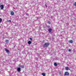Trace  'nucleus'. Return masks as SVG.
Wrapping results in <instances>:
<instances>
[{
    "mask_svg": "<svg viewBox=\"0 0 76 76\" xmlns=\"http://www.w3.org/2000/svg\"><path fill=\"white\" fill-rule=\"evenodd\" d=\"M49 45H50L49 42L45 43L44 44L43 47L44 48H47L49 46Z\"/></svg>",
    "mask_w": 76,
    "mask_h": 76,
    "instance_id": "f257e3e1",
    "label": "nucleus"
},
{
    "mask_svg": "<svg viewBox=\"0 0 76 76\" xmlns=\"http://www.w3.org/2000/svg\"><path fill=\"white\" fill-rule=\"evenodd\" d=\"M18 66L19 67H21V68H24L25 67L21 65L20 64H19Z\"/></svg>",
    "mask_w": 76,
    "mask_h": 76,
    "instance_id": "f03ea898",
    "label": "nucleus"
},
{
    "mask_svg": "<svg viewBox=\"0 0 76 76\" xmlns=\"http://www.w3.org/2000/svg\"><path fill=\"white\" fill-rule=\"evenodd\" d=\"M1 9V10H3V8H4V6L3 5H1L0 6Z\"/></svg>",
    "mask_w": 76,
    "mask_h": 76,
    "instance_id": "7ed1b4c3",
    "label": "nucleus"
},
{
    "mask_svg": "<svg viewBox=\"0 0 76 76\" xmlns=\"http://www.w3.org/2000/svg\"><path fill=\"white\" fill-rule=\"evenodd\" d=\"M4 50L5 51H6V52L7 53H9V51L6 48H5Z\"/></svg>",
    "mask_w": 76,
    "mask_h": 76,
    "instance_id": "20e7f679",
    "label": "nucleus"
},
{
    "mask_svg": "<svg viewBox=\"0 0 76 76\" xmlns=\"http://www.w3.org/2000/svg\"><path fill=\"white\" fill-rule=\"evenodd\" d=\"M69 75V74L67 72H66L65 73V76H68Z\"/></svg>",
    "mask_w": 76,
    "mask_h": 76,
    "instance_id": "39448f33",
    "label": "nucleus"
},
{
    "mask_svg": "<svg viewBox=\"0 0 76 76\" xmlns=\"http://www.w3.org/2000/svg\"><path fill=\"white\" fill-rule=\"evenodd\" d=\"M52 29H51V28H50L48 30L49 31V32H50V33H51V32H52Z\"/></svg>",
    "mask_w": 76,
    "mask_h": 76,
    "instance_id": "423d86ee",
    "label": "nucleus"
},
{
    "mask_svg": "<svg viewBox=\"0 0 76 76\" xmlns=\"http://www.w3.org/2000/svg\"><path fill=\"white\" fill-rule=\"evenodd\" d=\"M20 70H21V69L20 67L18 68L17 69V71L18 72H20Z\"/></svg>",
    "mask_w": 76,
    "mask_h": 76,
    "instance_id": "0eeeda50",
    "label": "nucleus"
},
{
    "mask_svg": "<svg viewBox=\"0 0 76 76\" xmlns=\"http://www.w3.org/2000/svg\"><path fill=\"white\" fill-rule=\"evenodd\" d=\"M69 68L68 66H66L65 67V70H69Z\"/></svg>",
    "mask_w": 76,
    "mask_h": 76,
    "instance_id": "6e6552de",
    "label": "nucleus"
},
{
    "mask_svg": "<svg viewBox=\"0 0 76 76\" xmlns=\"http://www.w3.org/2000/svg\"><path fill=\"white\" fill-rule=\"evenodd\" d=\"M11 15H14V12H13V11H12L11 12Z\"/></svg>",
    "mask_w": 76,
    "mask_h": 76,
    "instance_id": "1a4fd4ad",
    "label": "nucleus"
},
{
    "mask_svg": "<svg viewBox=\"0 0 76 76\" xmlns=\"http://www.w3.org/2000/svg\"><path fill=\"white\" fill-rule=\"evenodd\" d=\"M69 43H73V40H70L69 41Z\"/></svg>",
    "mask_w": 76,
    "mask_h": 76,
    "instance_id": "9d476101",
    "label": "nucleus"
},
{
    "mask_svg": "<svg viewBox=\"0 0 76 76\" xmlns=\"http://www.w3.org/2000/svg\"><path fill=\"white\" fill-rule=\"evenodd\" d=\"M31 41H28V44H31Z\"/></svg>",
    "mask_w": 76,
    "mask_h": 76,
    "instance_id": "9b49d317",
    "label": "nucleus"
},
{
    "mask_svg": "<svg viewBox=\"0 0 76 76\" xmlns=\"http://www.w3.org/2000/svg\"><path fill=\"white\" fill-rule=\"evenodd\" d=\"M54 66H57V63H55L54 64Z\"/></svg>",
    "mask_w": 76,
    "mask_h": 76,
    "instance_id": "f8f14e48",
    "label": "nucleus"
},
{
    "mask_svg": "<svg viewBox=\"0 0 76 76\" xmlns=\"http://www.w3.org/2000/svg\"><path fill=\"white\" fill-rule=\"evenodd\" d=\"M42 75L43 76H45V74L44 73H42Z\"/></svg>",
    "mask_w": 76,
    "mask_h": 76,
    "instance_id": "ddd939ff",
    "label": "nucleus"
},
{
    "mask_svg": "<svg viewBox=\"0 0 76 76\" xmlns=\"http://www.w3.org/2000/svg\"><path fill=\"white\" fill-rule=\"evenodd\" d=\"M2 22V19L1 18H0V23H1Z\"/></svg>",
    "mask_w": 76,
    "mask_h": 76,
    "instance_id": "4468645a",
    "label": "nucleus"
},
{
    "mask_svg": "<svg viewBox=\"0 0 76 76\" xmlns=\"http://www.w3.org/2000/svg\"><path fill=\"white\" fill-rule=\"evenodd\" d=\"M6 43H8V42H9V40H6Z\"/></svg>",
    "mask_w": 76,
    "mask_h": 76,
    "instance_id": "2eb2a0df",
    "label": "nucleus"
},
{
    "mask_svg": "<svg viewBox=\"0 0 76 76\" xmlns=\"http://www.w3.org/2000/svg\"><path fill=\"white\" fill-rule=\"evenodd\" d=\"M48 23L49 24H50L51 23V22H50V21H48Z\"/></svg>",
    "mask_w": 76,
    "mask_h": 76,
    "instance_id": "dca6fc26",
    "label": "nucleus"
},
{
    "mask_svg": "<svg viewBox=\"0 0 76 76\" xmlns=\"http://www.w3.org/2000/svg\"><path fill=\"white\" fill-rule=\"evenodd\" d=\"M74 6H76V2H75L74 4Z\"/></svg>",
    "mask_w": 76,
    "mask_h": 76,
    "instance_id": "f3484780",
    "label": "nucleus"
},
{
    "mask_svg": "<svg viewBox=\"0 0 76 76\" xmlns=\"http://www.w3.org/2000/svg\"><path fill=\"white\" fill-rule=\"evenodd\" d=\"M8 22H11V20H8Z\"/></svg>",
    "mask_w": 76,
    "mask_h": 76,
    "instance_id": "a211bd4d",
    "label": "nucleus"
},
{
    "mask_svg": "<svg viewBox=\"0 0 76 76\" xmlns=\"http://www.w3.org/2000/svg\"><path fill=\"white\" fill-rule=\"evenodd\" d=\"M30 40H32V38L31 37L30 38Z\"/></svg>",
    "mask_w": 76,
    "mask_h": 76,
    "instance_id": "6ab92c4d",
    "label": "nucleus"
},
{
    "mask_svg": "<svg viewBox=\"0 0 76 76\" xmlns=\"http://www.w3.org/2000/svg\"><path fill=\"white\" fill-rule=\"evenodd\" d=\"M71 51V50L70 49H68V51Z\"/></svg>",
    "mask_w": 76,
    "mask_h": 76,
    "instance_id": "aec40b11",
    "label": "nucleus"
},
{
    "mask_svg": "<svg viewBox=\"0 0 76 76\" xmlns=\"http://www.w3.org/2000/svg\"><path fill=\"white\" fill-rule=\"evenodd\" d=\"M59 73L60 75H61V72H60Z\"/></svg>",
    "mask_w": 76,
    "mask_h": 76,
    "instance_id": "412c9836",
    "label": "nucleus"
},
{
    "mask_svg": "<svg viewBox=\"0 0 76 76\" xmlns=\"http://www.w3.org/2000/svg\"><path fill=\"white\" fill-rule=\"evenodd\" d=\"M46 6L47 7V5H46Z\"/></svg>",
    "mask_w": 76,
    "mask_h": 76,
    "instance_id": "4be33fe9",
    "label": "nucleus"
}]
</instances>
